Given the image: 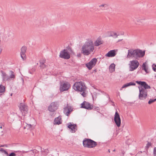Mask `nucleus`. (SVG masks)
I'll list each match as a JSON object with an SVG mask.
<instances>
[{
  "label": "nucleus",
  "mask_w": 156,
  "mask_h": 156,
  "mask_svg": "<svg viewBox=\"0 0 156 156\" xmlns=\"http://www.w3.org/2000/svg\"><path fill=\"white\" fill-rule=\"evenodd\" d=\"M103 43V41H101V39L99 38H98L94 42L95 45L96 46H99L100 45L102 44Z\"/></svg>",
  "instance_id": "21"
},
{
  "label": "nucleus",
  "mask_w": 156,
  "mask_h": 156,
  "mask_svg": "<svg viewBox=\"0 0 156 156\" xmlns=\"http://www.w3.org/2000/svg\"><path fill=\"white\" fill-rule=\"evenodd\" d=\"M143 70H144L146 73H148V68L147 67L146 68H145V69H143Z\"/></svg>",
  "instance_id": "44"
},
{
  "label": "nucleus",
  "mask_w": 156,
  "mask_h": 156,
  "mask_svg": "<svg viewBox=\"0 0 156 156\" xmlns=\"http://www.w3.org/2000/svg\"><path fill=\"white\" fill-rule=\"evenodd\" d=\"M26 127L28 129H30V130L32 129V126L30 124H27L26 125Z\"/></svg>",
  "instance_id": "33"
},
{
  "label": "nucleus",
  "mask_w": 156,
  "mask_h": 156,
  "mask_svg": "<svg viewBox=\"0 0 156 156\" xmlns=\"http://www.w3.org/2000/svg\"><path fill=\"white\" fill-rule=\"evenodd\" d=\"M2 51V49H1V48L0 47V54H1V53Z\"/></svg>",
  "instance_id": "49"
},
{
  "label": "nucleus",
  "mask_w": 156,
  "mask_h": 156,
  "mask_svg": "<svg viewBox=\"0 0 156 156\" xmlns=\"http://www.w3.org/2000/svg\"><path fill=\"white\" fill-rule=\"evenodd\" d=\"M0 128L1 129H2V126H0Z\"/></svg>",
  "instance_id": "59"
},
{
  "label": "nucleus",
  "mask_w": 156,
  "mask_h": 156,
  "mask_svg": "<svg viewBox=\"0 0 156 156\" xmlns=\"http://www.w3.org/2000/svg\"><path fill=\"white\" fill-rule=\"evenodd\" d=\"M10 76H9V80L10 79H14L15 78V76L14 72L12 70H10L9 71Z\"/></svg>",
  "instance_id": "24"
},
{
  "label": "nucleus",
  "mask_w": 156,
  "mask_h": 156,
  "mask_svg": "<svg viewBox=\"0 0 156 156\" xmlns=\"http://www.w3.org/2000/svg\"><path fill=\"white\" fill-rule=\"evenodd\" d=\"M73 88L76 91H80L82 88H86L84 83L82 81L76 82L74 84Z\"/></svg>",
  "instance_id": "4"
},
{
  "label": "nucleus",
  "mask_w": 156,
  "mask_h": 156,
  "mask_svg": "<svg viewBox=\"0 0 156 156\" xmlns=\"http://www.w3.org/2000/svg\"><path fill=\"white\" fill-rule=\"evenodd\" d=\"M59 57L65 59H68L70 58V56L67 50L64 49L61 51Z\"/></svg>",
  "instance_id": "7"
},
{
  "label": "nucleus",
  "mask_w": 156,
  "mask_h": 156,
  "mask_svg": "<svg viewBox=\"0 0 156 156\" xmlns=\"http://www.w3.org/2000/svg\"><path fill=\"white\" fill-rule=\"evenodd\" d=\"M86 89V88H82L81 90H80V92H83L81 94L83 97H85L86 96L87 94L85 93Z\"/></svg>",
  "instance_id": "25"
},
{
  "label": "nucleus",
  "mask_w": 156,
  "mask_h": 156,
  "mask_svg": "<svg viewBox=\"0 0 156 156\" xmlns=\"http://www.w3.org/2000/svg\"><path fill=\"white\" fill-rule=\"evenodd\" d=\"M145 55V51H143L139 49H131L128 50L127 58H134L135 59L139 60V58L143 57Z\"/></svg>",
  "instance_id": "1"
},
{
  "label": "nucleus",
  "mask_w": 156,
  "mask_h": 156,
  "mask_svg": "<svg viewBox=\"0 0 156 156\" xmlns=\"http://www.w3.org/2000/svg\"><path fill=\"white\" fill-rule=\"evenodd\" d=\"M86 66L89 70L91 69L93 66L89 62L86 64Z\"/></svg>",
  "instance_id": "28"
},
{
  "label": "nucleus",
  "mask_w": 156,
  "mask_h": 156,
  "mask_svg": "<svg viewBox=\"0 0 156 156\" xmlns=\"http://www.w3.org/2000/svg\"><path fill=\"white\" fill-rule=\"evenodd\" d=\"M145 18L139 19L136 17H134L133 20V21L136 24H139L140 23H142L143 21L145 20Z\"/></svg>",
  "instance_id": "18"
},
{
  "label": "nucleus",
  "mask_w": 156,
  "mask_h": 156,
  "mask_svg": "<svg viewBox=\"0 0 156 156\" xmlns=\"http://www.w3.org/2000/svg\"><path fill=\"white\" fill-rule=\"evenodd\" d=\"M83 144L85 147L92 148L96 146L97 143L90 139L84 138L83 141Z\"/></svg>",
  "instance_id": "3"
},
{
  "label": "nucleus",
  "mask_w": 156,
  "mask_h": 156,
  "mask_svg": "<svg viewBox=\"0 0 156 156\" xmlns=\"http://www.w3.org/2000/svg\"><path fill=\"white\" fill-rule=\"evenodd\" d=\"M151 145L152 144L151 142L147 141V143L146 144V148L148 149V148L150 146H151Z\"/></svg>",
  "instance_id": "34"
},
{
  "label": "nucleus",
  "mask_w": 156,
  "mask_h": 156,
  "mask_svg": "<svg viewBox=\"0 0 156 156\" xmlns=\"http://www.w3.org/2000/svg\"><path fill=\"white\" fill-rule=\"evenodd\" d=\"M81 108L87 109V110H90L93 109V106L91 105L90 103L88 102L84 101L81 104Z\"/></svg>",
  "instance_id": "9"
},
{
  "label": "nucleus",
  "mask_w": 156,
  "mask_h": 156,
  "mask_svg": "<svg viewBox=\"0 0 156 156\" xmlns=\"http://www.w3.org/2000/svg\"><path fill=\"white\" fill-rule=\"evenodd\" d=\"M12 95V94H11V95Z\"/></svg>",
  "instance_id": "63"
},
{
  "label": "nucleus",
  "mask_w": 156,
  "mask_h": 156,
  "mask_svg": "<svg viewBox=\"0 0 156 156\" xmlns=\"http://www.w3.org/2000/svg\"><path fill=\"white\" fill-rule=\"evenodd\" d=\"M97 62V59H96L95 58H92L89 62L94 67L95 65Z\"/></svg>",
  "instance_id": "23"
},
{
  "label": "nucleus",
  "mask_w": 156,
  "mask_h": 156,
  "mask_svg": "<svg viewBox=\"0 0 156 156\" xmlns=\"http://www.w3.org/2000/svg\"><path fill=\"white\" fill-rule=\"evenodd\" d=\"M146 92H147V90H145L144 93H146Z\"/></svg>",
  "instance_id": "53"
},
{
  "label": "nucleus",
  "mask_w": 156,
  "mask_h": 156,
  "mask_svg": "<svg viewBox=\"0 0 156 156\" xmlns=\"http://www.w3.org/2000/svg\"><path fill=\"white\" fill-rule=\"evenodd\" d=\"M5 154L7 155H9V154H8V152L5 150H4V152Z\"/></svg>",
  "instance_id": "45"
},
{
  "label": "nucleus",
  "mask_w": 156,
  "mask_h": 156,
  "mask_svg": "<svg viewBox=\"0 0 156 156\" xmlns=\"http://www.w3.org/2000/svg\"><path fill=\"white\" fill-rule=\"evenodd\" d=\"M40 66L43 69H44L46 67V65L44 64H40Z\"/></svg>",
  "instance_id": "41"
},
{
  "label": "nucleus",
  "mask_w": 156,
  "mask_h": 156,
  "mask_svg": "<svg viewBox=\"0 0 156 156\" xmlns=\"http://www.w3.org/2000/svg\"><path fill=\"white\" fill-rule=\"evenodd\" d=\"M153 155L154 156H156V147H155L154 149Z\"/></svg>",
  "instance_id": "40"
},
{
  "label": "nucleus",
  "mask_w": 156,
  "mask_h": 156,
  "mask_svg": "<svg viewBox=\"0 0 156 156\" xmlns=\"http://www.w3.org/2000/svg\"><path fill=\"white\" fill-rule=\"evenodd\" d=\"M99 7H104L105 8V7H108V5H107V4H102V5H99Z\"/></svg>",
  "instance_id": "39"
},
{
  "label": "nucleus",
  "mask_w": 156,
  "mask_h": 156,
  "mask_svg": "<svg viewBox=\"0 0 156 156\" xmlns=\"http://www.w3.org/2000/svg\"><path fill=\"white\" fill-rule=\"evenodd\" d=\"M101 9L102 10H104V9H102V8H101Z\"/></svg>",
  "instance_id": "61"
},
{
  "label": "nucleus",
  "mask_w": 156,
  "mask_h": 156,
  "mask_svg": "<svg viewBox=\"0 0 156 156\" xmlns=\"http://www.w3.org/2000/svg\"><path fill=\"white\" fill-rule=\"evenodd\" d=\"M73 111V109L72 108V107L70 106H68L67 107L64 108V113L66 115L68 116H69L71 112Z\"/></svg>",
  "instance_id": "15"
},
{
  "label": "nucleus",
  "mask_w": 156,
  "mask_h": 156,
  "mask_svg": "<svg viewBox=\"0 0 156 156\" xmlns=\"http://www.w3.org/2000/svg\"><path fill=\"white\" fill-rule=\"evenodd\" d=\"M129 70L133 71L136 69L139 65V63L137 60H133L129 62Z\"/></svg>",
  "instance_id": "5"
},
{
  "label": "nucleus",
  "mask_w": 156,
  "mask_h": 156,
  "mask_svg": "<svg viewBox=\"0 0 156 156\" xmlns=\"http://www.w3.org/2000/svg\"><path fill=\"white\" fill-rule=\"evenodd\" d=\"M117 94L118 95H119V92H118V93H117Z\"/></svg>",
  "instance_id": "56"
},
{
  "label": "nucleus",
  "mask_w": 156,
  "mask_h": 156,
  "mask_svg": "<svg viewBox=\"0 0 156 156\" xmlns=\"http://www.w3.org/2000/svg\"><path fill=\"white\" fill-rule=\"evenodd\" d=\"M58 105L57 101L52 102L48 107V110L51 112H54L58 109Z\"/></svg>",
  "instance_id": "6"
},
{
  "label": "nucleus",
  "mask_w": 156,
  "mask_h": 156,
  "mask_svg": "<svg viewBox=\"0 0 156 156\" xmlns=\"http://www.w3.org/2000/svg\"><path fill=\"white\" fill-rule=\"evenodd\" d=\"M1 73L2 74V79L3 81H9V76L5 72L2 70H1Z\"/></svg>",
  "instance_id": "17"
},
{
  "label": "nucleus",
  "mask_w": 156,
  "mask_h": 156,
  "mask_svg": "<svg viewBox=\"0 0 156 156\" xmlns=\"http://www.w3.org/2000/svg\"><path fill=\"white\" fill-rule=\"evenodd\" d=\"M138 88L139 89V95H142V94H143L144 93V91L146 89H144V88H140L139 87Z\"/></svg>",
  "instance_id": "27"
},
{
  "label": "nucleus",
  "mask_w": 156,
  "mask_h": 156,
  "mask_svg": "<svg viewBox=\"0 0 156 156\" xmlns=\"http://www.w3.org/2000/svg\"><path fill=\"white\" fill-rule=\"evenodd\" d=\"M108 152L109 153H110V149H108Z\"/></svg>",
  "instance_id": "57"
},
{
  "label": "nucleus",
  "mask_w": 156,
  "mask_h": 156,
  "mask_svg": "<svg viewBox=\"0 0 156 156\" xmlns=\"http://www.w3.org/2000/svg\"><path fill=\"white\" fill-rule=\"evenodd\" d=\"M93 109L94 110L96 111L99 113H100V112H99L100 111V108L99 107H96L94 108H93Z\"/></svg>",
  "instance_id": "36"
},
{
  "label": "nucleus",
  "mask_w": 156,
  "mask_h": 156,
  "mask_svg": "<svg viewBox=\"0 0 156 156\" xmlns=\"http://www.w3.org/2000/svg\"><path fill=\"white\" fill-rule=\"evenodd\" d=\"M136 83L133 82H130L128 83H127L123 85L120 90H121L122 88L130 86H135L136 85Z\"/></svg>",
  "instance_id": "20"
},
{
  "label": "nucleus",
  "mask_w": 156,
  "mask_h": 156,
  "mask_svg": "<svg viewBox=\"0 0 156 156\" xmlns=\"http://www.w3.org/2000/svg\"><path fill=\"white\" fill-rule=\"evenodd\" d=\"M27 49V48L25 46H23L21 48V52L20 53L21 57L22 59L23 60H25L26 58V56L25 53L26 52Z\"/></svg>",
  "instance_id": "12"
},
{
  "label": "nucleus",
  "mask_w": 156,
  "mask_h": 156,
  "mask_svg": "<svg viewBox=\"0 0 156 156\" xmlns=\"http://www.w3.org/2000/svg\"><path fill=\"white\" fill-rule=\"evenodd\" d=\"M152 69L153 71L155 72H156V65L155 64H153L152 65Z\"/></svg>",
  "instance_id": "37"
},
{
  "label": "nucleus",
  "mask_w": 156,
  "mask_h": 156,
  "mask_svg": "<svg viewBox=\"0 0 156 156\" xmlns=\"http://www.w3.org/2000/svg\"><path fill=\"white\" fill-rule=\"evenodd\" d=\"M94 50L93 42L90 40L85 42L82 47L81 52L84 55H88L93 52Z\"/></svg>",
  "instance_id": "2"
},
{
  "label": "nucleus",
  "mask_w": 156,
  "mask_h": 156,
  "mask_svg": "<svg viewBox=\"0 0 156 156\" xmlns=\"http://www.w3.org/2000/svg\"><path fill=\"white\" fill-rule=\"evenodd\" d=\"M114 120L116 126L118 127H119L121 126V120L119 115L117 111L115 112Z\"/></svg>",
  "instance_id": "8"
},
{
  "label": "nucleus",
  "mask_w": 156,
  "mask_h": 156,
  "mask_svg": "<svg viewBox=\"0 0 156 156\" xmlns=\"http://www.w3.org/2000/svg\"><path fill=\"white\" fill-rule=\"evenodd\" d=\"M5 91V87L2 84H0V93H4Z\"/></svg>",
  "instance_id": "26"
},
{
  "label": "nucleus",
  "mask_w": 156,
  "mask_h": 156,
  "mask_svg": "<svg viewBox=\"0 0 156 156\" xmlns=\"http://www.w3.org/2000/svg\"><path fill=\"white\" fill-rule=\"evenodd\" d=\"M142 95H139V99L140 100H144L145 99L147 96V92L144 93L142 94Z\"/></svg>",
  "instance_id": "19"
},
{
  "label": "nucleus",
  "mask_w": 156,
  "mask_h": 156,
  "mask_svg": "<svg viewBox=\"0 0 156 156\" xmlns=\"http://www.w3.org/2000/svg\"><path fill=\"white\" fill-rule=\"evenodd\" d=\"M67 48L68 50H69V51H71V52L72 51V50L71 47L68 46V47Z\"/></svg>",
  "instance_id": "43"
},
{
  "label": "nucleus",
  "mask_w": 156,
  "mask_h": 156,
  "mask_svg": "<svg viewBox=\"0 0 156 156\" xmlns=\"http://www.w3.org/2000/svg\"><path fill=\"white\" fill-rule=\"evenodd\" d=\"M30 74H32V73L31 72H30Z\"/></svg>",
  "instance_id": "60"
},
{
  "label": "nucleus",
  "mask_w": 156,
  "mask_h": 156,
  "mask_svg": "<svg viewBox=\"0 0 156 156\" xmlns=\"http://www.w3.org/2000/svg\"><path fill=\"white\" fill-rule=\"evenodd\" d=\"M68 127L71 129L72 133H75L77 130V126L76 124H72L71 122L68 124Z\"/></svg>",
  "instance_id": "14"
},
{
  "label": "nucleus",
  "mask_w": 156,
  "mask_h": 156,
  "mask_svg": "<svg viewBox=\"0 0 156 156\" xmlns=\"http://www.w3.org/2000/svg\"><path fill=\"white\" fill-rule=\"evenodd\" d=\"M115 151V149H114V150L113 151Z\"/></svg>",
  "instance_id": "58"
},
{
  "label": "nucleus",
  "mask_w": 156,
  "mask_h": 156,
  "mask_svg": "<svg viewBox=\"0 0 156 156\" xmlns=\"http://www.w3.org/2000/svg\"><path fill=\"white\" fill-rule=\"evenodd\" d=\"M111 102L113 103V104H112V105L113 106H114L115 105V104H114V102H113L112 101H111Z\"/></svg>",
  "instance_id": "50"
},
{
  "label": "nucleus",
  "mask_w": 156,
  "mask_h": 156,
  "mask_svg": "<svg viewBox=\"0 0 156 156\" xmlns=\"http://www.w3.org/2000/svg\"><path fill=\"white\" fill-rule=\"evenodd\" d=\"M4 150H5L4 149H3V150H2V151H2V152L3 153Z\"/></svg>",
  "instance_id": "55"
},
{
  "label": "nucleus",
  "mask_w": 156,
  "mask_h": 156,
  "mask_svg": "<svg viewBox=\"0 0 156 156\" xmlns=\"http://www.w3.org/2000/svg\"><path fill=\"white\" fill-rule=\"evenodd\" d=\"M155 77L156 78V75L155 76Z\"/></svg>",
  "instance_id": "62"
},
{
  "label": "nucleus",
  "mask_w": 156,
  "mask_h": 156,
  "mask_svg": "<svg viewBox=\"0 0 156 156\" xmlns=\"http://www.w3.org/2000/svg\"><path fill=\"white\" fill-rule=\"evenodd\" d=\"M20 109L23 114V116H25L27 113L28 111V107L26 105L20 104Z\"/></svg>",
  "instance_id": "11"
},
{
  "label": "nucleus",
  "mask_w": 156,
  "mask_h": 156,
  "mask_svg": "<svg viewBox=\"0 0 156 156\" xmlns=\"http://www.w3.org/2000/svg\"><path fill=\"white\" fill-rule=\"evenodd\" d=\"M125 152L124 150H121V156H124L125 154Z\"/></svg>",
  "instance_id": "42"
},
{
  "label": "nucleus",
  "mask_w": 156,
  "mask_h": 156,
  "mask_svg": "<svg viewBox=\"0 0 156 156\" xmlns=\"http://www.w3.org/2000/svg\"><path fill=\"white\" fill-rule=\"evenodd\" d=\"M53 115H54L53 113H51V114H50V115L51 116H53Z\"/></svg>",
  "instance_id": "51"
},
{
  "label": "nucleus",
  "mask_w": 156,
  "mask_h": 156,
  "mask_svg": "<svg viewBox=\"0 0 156 156\" xmlns=\"http://www.w3.org/2000/svg\"><path fill=\"white\" fill-rule=\"evenodd\" d=\"M70 87V85L68 82L64 83L62 85H61L60 87V92L67 90Z\"/></svg>",
  "instance_id": "10"
},
{
  "label": "nucleus",
  "mask_w": 156,
  "mask_h": 156,
  "mask_svg": "<svg viewBox=\"0 0 156 156\" xmlns=\"http://www.w3.org/2000/svg\"><path fill=\"white\" fill-rule=\"evenodd\" d=\"M19 152V151H14V152H12L9 154V156H16V154L15 153H17Z\"/></svg>",
  "instance_id": "31"
},
{
  "label": "nucleus",
  "mask_w": 156,
  "mask_h": 156,
  "mask_svg": "<svg viewBox=\"0 0 156 156\" xmlns=\"http://www.w3.org/2000/svg\"><path fill=\"white\" fill-rule=\"evenodd\" d=\"M117 50H111L109 51L105 55L106 57H111L115 56L116 54V51Z\"/></svg>",
  "instance_id": "16"
},
{
  "label": "nucleus",
  "mask_w": 156,
  "mask_h": 156,
  "mask_svg": "<svg viewBox=\"0 0 156 156\" xmlns=\"http://www.w3.org/2000/svg\"><path fill=\"white\" fill-rule=\"evenodd\" d=\"M8 147V145L7 144H4L3 145H1L0 147Z\"/></svg>",
  "instance_id": "46"
},
{
  "label": "nucleus",
  "mask_w": 156,
  "mask_h": 156,
  "mask_svg": "<svg viewBox=\"0 0 156 156\" xmlns=\"http://www.w3.org/2000/svg\"><path fill=\"white\" fill-rule=\"evenodd\" d=\"M156 101L155 99H150L149 100V101L148 102V104L149 105H150L153 103L155 101Z\"/></svg>",
  "instance_id": "32"
},
{
  "label": "nucleus",
  "mask_w": 156,
  "mask_h": 156,
  "mask_svg": "<svg viewBox=\"0 0 156 156\" xmlns=\"http://www.w3.org/2000/svg\"><path fill=\"white\" fill-rule=\"evenodd\" d=\"M3 150V148H1L0 149V151H2Z\"/></svg>",
  "instance_id": "52"
},
{
  "label": "nucleus",
  "mask_w": 156,
  "mask_h": 156,
  "mask_svg": "<svg viewBox=\"0 0 156 156\" xmlns=\"http://www.w3.org/2000/svg\"><path fill=\"white\" fill-rule=\"evenodd\" d=\"M115 65L114 63L112 64L109 67V69H111L112 71L115 70Z\"/></svg>",
  "instance_id": "29"
},
{
  "label": "nucleus",
  "mask_w": 156,
  "mask_h": 156,
  "mask_svg": "<svg viewBox=\"0 0 156 156\" xmlns=\"http://www.w3.org/2000/svg\"><path fill=\"white\" fill-rule=\"evenodd\" d=\"M45 61L46 60L45 59H41L40 60V64H44V63L45 62Z\"/></svg>",
  "instance_id": "35"
},
{
  "label": "nucleus",
  "mask_w": 156,
  "mask_h": 156,
  "mask_svg": "<svg viewBox=\"0 0 156 156\" xmlns=\"http://www.w3.org/2000/svg\"><path fill=\"white\" fill-rule=\"evenodd\" d=\"M136 82L138 84L141 86V87H143L144 89H150L151 88V87L148 85L147 83L145 81H136Z\"/></svg>",
  "instance_id": "13"
},
{
  "label": "nucleus",
  "mask_w": 156,
  "mask_h": 156,
  "mask_svg": "<svg viewBox=\"0 0 156 156\" xmlns=\"http://www.w3.org/2000/svg\"><path fill=\"white\" fill-rule=\"evenodd\" d=\"M4 150H5L4 149H3V150H2V151H2V152L3 153Z\"/></svg>",
  "instance_id": "54"
},
{
  "label": "nucleus",
  "mask_w": 156,
  "mask_h": 156,
  "mask_svg": "<svg viewBox=\"0 0 156 156\" xmlns=\"http://www.w3.org/2000/svg\"><path fill=\"white\" fill-rule=\"evenodd\" d=\"M61 118L59 116L55 118L54 120V124L56 125H59L62 123V122L61 121Z\"/></svg>",
  "instance_id": "22"
},
{
  "label": "nucleus",
  "mask_w": 156,
  "mask_h": 156,
  "mask_svg": "<svg viewBox=\"0 0 156 156\" xmlns=\"http://www.w3.org/2000/svg\"><path fill=\"white\" fill-rule=\"evenodd\" d=\"M123 40V39H119L118 40V42H120V41H122V40Z\"/></svg>",
  "instance_id": "48"
},
{
  "label": "nucleus",
  "mask_w": 156,
  "mask_h": 156,
  "mask_svg": "<svg viewBox=\"0 0 156 156\" xmlns=\"http://www.w3.org/2000/svg\"><path fill=\"white\" fill-rule=\"evenodd\" d=\"M118 35H117L116 33L112 32L109 36L114 37L115 38H116L117 37Z\"/></svg>",
  "instance_id": "30"
},
{
  "label": "nucleus",
  "mask_w": 156,
  "mask_h": 156,
  "mask_svg": "<svg viewBox=\"0 0 156 156\" xmlns=\"http://www.w3.org/2000/svg\"><path fill=\"white\" fill-rule=\"evenodd\" d=\"M146 67H147V66H146V64L145 62L143 64V65L142 66V69L143 70V69H145V68H146Z\"/></svg>",
  "instance_id": "38"
},
{
  "label": "nucleus",
  "mask_w": 156,
  "mask_h": 156,
  "mask_svg": "<svg viewBox=\"0 0 156 156\" xmlns=\"http://www.w3.org/2000/svg\"><path fill=\"white\" fill-rule=\"evenodd\" d=\"M77 56L78 57H81V54L80 53L77 55Z\"/></svg>",
  "instance_id": "47"
}]
</instances>
